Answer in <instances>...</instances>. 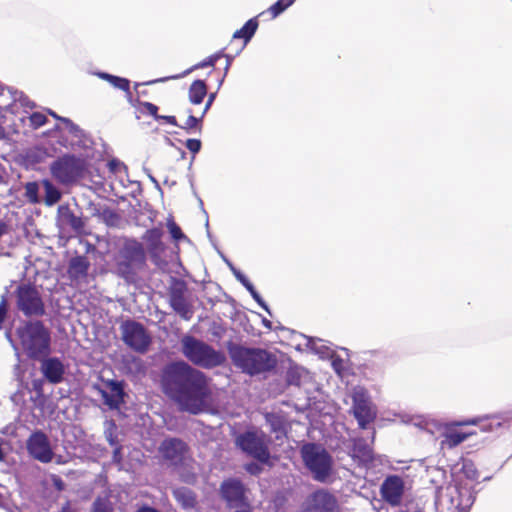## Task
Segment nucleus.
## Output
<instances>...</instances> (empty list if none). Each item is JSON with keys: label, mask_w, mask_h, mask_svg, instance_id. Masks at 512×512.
I'll list each match as a JSON object with an SVG mask.
<instances>
[{"label": "nucleus", "mask_w": 512, "mask_h": 512, "mask_svg": "<svg viewBox=\"0 0 512 512\" xmlns=\"http://www.w3.org/2000/svg\"><path fill=\"white\" fill-rule=\"evenodd\" d=\"M162 388L181 411L197 415L208 407L211 391L206 376L184 361L170 363L164 368Z\"/></svg>", "instance_id": "f257e3e1"}, {"label": "nucleus", "mask_w": 512, "mask_h": 512, "mask_svg": "<svg viewBox=\"0 0 512 512\" xmlns=\"http://www.w3.org/2000/svg\"><path fill=\"white\" fill-rule=\"evenodd\" d=\"M181 347L183 355L190 362L204 369L221 366L226 361V356L222 351L216 350L206 342L190 335L182 338Z\"/></svg>", "instance_id": "20e7f679"}, {"label": "nucleus", "mask_w": 512, "mask_h": 512, "mask_svg": "<svg viewBox=\"0 0 512 512\" xmlns=\"http://www.w3.org/2000/svg\"><path fill=\"white\" fill-rule=\"evenodd\" d=\"M300 453L314 480L326 482L330 478L333 471V459L321 444L305 443L302 445Z\"/></svg>", "instance_id": "423d86ee"}, {"label": "nucleus", "mask_w": 512, "mask_h": 512, "mask_svg": "<svg viewBox=\"0 0 512 512\" xmlns=\"http://www.w3.org/2000/svg\"><path fill=\"white\" fill-rule=\"evenodd\" d=\"M234 512H253V511H252L250 504L247 503L242 506H239L238 508H235Z\"/></svg>", "instance_id": "5fc2aeb1"}, {"label": "nucleus", "mask_w": 512, "mask_h": 512, "mask_svg": "<svg viewBox=\"0 0 512 512\" xmlns=\"http://www.w3.org/2000/svg\"><path fill=\"white\" fill-rule=\"evenodd\" d=\"M17 334L28 357L42 359L50 353V332L41 321L26 322Z\"/></svg>", "instance_id": "7ed1b4c3"}, {"label": "nucleus", "mask_w": 512, "mask_h": 512, "mask_svg": "<svg viewBox=\"0 0 512 512\" xmlns=\"http://www.w3.org/2000/svg\"><path fill=\"white\" fill-rule=\"evenodd\" d=\"M169 232L174 240H180L184 238V234L182 233L180 227L173 221H169L167 224Z\"/></svg>", "instance_id": "37998d69"}, {"label": "nucleus", "mask_w": 512, "mask_h": 512, "mask_svg": "<svg viewBox=\"0 0 512 512\" xmlns=\"http://www.w3.org/2000/svg\"><path fill=\"white\" fill-rule=\"evenodd\" d=\"M227 350L233 365L250 376L268 372L277 363L275 356L265 349L228 342Z\"/></svg>", "instance_id": "f03ea898"}, {"label": "nucleus", "mask_w": 512, "mask_h": 512, "mask_svg": "<svg viewBox=\"0 0 512 512\" xmlns=\"http://www.w3.org/2000/svg\"><path fill=\"white\" fill-rule=\"evenodd\" d=\"M92 512H112V508L107 500L97 498L93 502Z\"/></svg>", "instance_id": "a19ab883"}, {"label": "nucleus", "mask_w": 512, "mask_h": 512, "mask_svg": "<svg viewBox=\"0 0 512 512\" xmlns=\"http://www.w3.org/2000/svg\"><path fill=\"white\" fill-rule=\"evenodd\" d=\"M243 286L249 291L251 295L256 292L254 286L250 281H247L246 284H244Z\"/></svg>", "instance_id": "052dcab7"}, {"label": "nucleus", "mask_w": 512, "mask_h": 512, "mask_svg": "<svg viewBox=\"0 0 512 512\" xmlns=\"http://www.w3.org/2000/svg\"><path fill=\"white\" fill-rule=\"evenodd\" d=\"M89 262L84 256H77L70 260L68 273L72 279H80L87 275Z\"/></svg>", "instance_id": "b1692460"}, {"label": "nucleus", "mask_w": 512, "mask_h": 512, "mask_svg": "<svg viewBox=\"0 0 512 512\" xmlns=\"http://www.w3.org/2000/svg\"><path fill=\"white\" fill-rule=\"evenodd\" d=\"M242 285L246 284L247 281H249L247 279V277L241 273V274H237V278H236Z\"/></svg>", "instance_id": "e2e57ef3"}, {"label": "nucleus", "mask_w": 512, "mask_h": 512, "mask_svg": "<svg viewBox=\"0 0 512 512\" xmlns=\"http://www.w3.org/2000/svg\"><path fill=\"white\" fill-rule=\"evenodd\" d=\"M220 57H222V53L221 52L213 54V55L207 57L206 59H204L203 61L195 64L194 66H192L188 70H186L182 75H180V77L185 76V75L191 73L192 71L200 69V68L213 67L215 65L216 61ZM177 78H179V76L165 77V78H160V79H155V80L148 81V82H146V84L147 85H151V84H155V83H159V82H164V81H167L169 79H177Z\"/></svg>", "instance_id": "393cba45"}, {"label": "nucleus", "mask_w": 512, "mask_h": 512, "mask_svg": "<svg viewBox=\"0 0 512 512\" xmlns=\"http://www.w3.org/2000/svg\"><path fill=\"white\" fill-rule=\"evenodd\" d=\"M107 390H100L103 402L110 409H118L124 401V390L121 382L110 380L106 383Z\"/></svg>", "instance_id": "aec40b11"}, {"label": "nucleus", "mask_w": 512, "mask_h": 512, "mask_svg": "<svg viewBox=\"0 0 512 512\" xmlns=\"http://www.w3.org/2000/svg\"><path fill=\"white\" fill-rule=\"evenodd\" d=\"M353 414L361 428H366L368 424L376 418L377 412L372 404L367 391L363 387H355L352 393Z\"/></svg>", "instance_id": "f8f14e48"}, {"label": "nucleus", "mask_w": 512, "mask_h": 512, "mask_svg": "<svg viewBox=\"0 0 512 512\" xmlns=\"http://www.w3.org/2000/svg\"><path fill=\"white\" fill-rule=\"evenodd\" d=\"M117 427L114 422L110 421L106 423L105 427V438L109 442L111 446L117 445V436H116Z\"/></svg>", "instance_id": "e433bc0d"}, {"label": "nucleus", "mask_w": 512, "mask_h": 512, "mask_svg": "<svg viewBox=\"0 0 512 512\" xmlns=\"http://www.w3.org/2000/svg\"><path fill=\"white\" fill-rule=\"evenodd\" d=\"M399 418H400V421L403 422V423H409L411 422V417L407 414H398L397 415Z\"/></svg>", "instance_id": "bf43d9fd"}, {"label": "nucleus", "mask_w": 512, "mask_h": 512, "mask_svg": "<svg viewBox=\"0 0 512 512\" xmlns=\"http://www.w3.org/2000/svg\"><path fill=\"white\" fill-rule=\"evenodd\" d=\"M404 492V479L398 475H388L380 486L382 499L391 506L401 504Z\"/></svg>", "instance_id": "f3484780"}, {"label": "nucleus", "mask_w": 512, "mask_h": 512, "mask_svg": "<svg viewBox=\"0 0 512 512\" xmlns=\"http://www.w3.org/2000/svg\"><path fill=\"white\" fill-rule=\"evenodd\" d=\"M53 482H54L55 487H56L58 490H63V488H64V483H63V481H62L60 478L55 477V478H54V480H53Z\"/></svg>", "instance_id": "6e6d98bb"}, {"label": "nucleus", "mask_w": 512, "mask_h": 512, "mask_svg": "<svg viewBox=\"0 0 512 512\" xmlns=\"http://www.w3.org/2000/svg\"><path fill=\"white\" fill-rule=\"evenodd\" d=\"M236 445L249 456L262 463L270 459L267 437L262 431H246L236 437Z\"/></svg>", "instance_id": "9d476101"}, {"label": "nucleus", "mask_w": 512, "mask_h": 512, "mask_svg": "<svg viewBox=\"0 0 512 512\" xmlns=\"http://www.w3.org/2000/svg\"><path fill=\"white\" fill-rule=\"evenodd\" d=\"M308 347H310L315 353L320 354L321 356L329 355V350L322 344V340H308Z\"/></svg>", "instance_id": "ea45409f"}, {"label": "nucleus", "mask_w": 512, "mask_h": 512, "mask_svg": "<svg viewBox=\"0 0 512 512\" xmlns=\"http://www.w3.org/2000/svg\"><path fill=\"white\" fill-rule=\"evenodd\" d=\"M26 448L29 455L41 463H50L54 459L50 441L42 431H36L29 436Z\"/></svg>", "instance_id": "dca6fc26"}, {"label": "nucleus", "mask_w": 512, "mask_h": 512, "mask_svg": "<svg viewBox=\"0 0 512 512\" xmlns=\"http://www.w3.org/2000/svg\"><path fill=\"white\" fill-rule=\"evenodd\" d=\"M109 171L115 175H121L127 172V167L118 159H112L108 162Z\"/></svg>", "instance_id": "58836bf2"}, {"label": "nucleus", "mask_w": 512, "mask_h": 512, "mask_svg": "<svg viewBox=\"0 0 512 512\" xmlns=\"http://www.w3.org/2000/svg\"><path fill=\"white\" fill-rule=\"evenodd\" d=\"M474 501V493L469 487L448 486L440 494L437 504L439 512H469Z\"/></svg>", "instance_id": "6e6552de"}, {"label": "nucleus", "mask_w": 512, "mask_h": 512, "mask_svg": "<svg viewBox=\"0 0 512 512\" xmlns=\"http://www.w3.org/2000/svg\"><path fill=\"white\" fill-rule=\"evenodd\" d=\"M40 182L32 181L27 182L24 185L25 193L24 196L31 204H39L41 203V198L39 196Z\"/></svg>", "instance_id": "2f4dec72"}, {"label": "nucleus", "mask_w": 512, "mask_h": 512, "mask_svg": "<svg viewBox=\"0 0 512 512\" xmlns=\"http://www.w3.org/2000/svg\"><path fill=\"white\" fill-rule=\"evenodd\" d=\"M181 479L188 484H193L196 481V475L193 472L187 471V472H181L180 473Z\"/></svg>", "instance_id": "de8ad7c7"}, {"label": "nucleus", "mask_w": 512, "mask_h": 512, "mask_svg": "<svg viewBox=\"0 0 512 512\" xmlns=\"http://www.w3.org/2000/svg\"><path fill=\"white\" fill-rule=\"evenodd\" d=\"M243 286L249 291L251 295L256 292L254 286L250 281H247L246 284H244Z\"/></svg>", "instance_id": "680f3d73"}, {"label": "nucleus", "mask_w": 512, "mask_h": 512, "mask_svg": "<svg viewBox=\"0 0 512 512\" xmlns=\"http://www.w3.org/2000/svg\"><path fill=\"white\" fill-rule=\"evenodd\" d=\"M141 110L151 115L155 120H160V115L158 114V106L151 102H141L140 103Z\"/></svg>", "instance_id": "79ce46f5"}, {"label": "nucleus", "mask_w": 512, "mask_h": 512, "mask_svg": "<svg viewBox=\"0 0 512 512\" xmlns=\"http://www.w3.org/2000/svg\"><path fill=\"white\" fill-rule=\"evenodd\" d=\"M258 28L257 18L249 19L241 29H238L234 32V39H243L244 45H246L251 38L254 36L256 30Z\"/></svg>", "instance_id": "c756f323"}, {"label": "nucleus", "mask_w": 512, "mask_h": 512, "mask_svg": "<svg viewBox=\"0 0 512 512\" xmlns=\"http://www.w3.org/2000/svg\"><path fill=\"white\" fill-rule=\"evenodd\" d=\"M186 293V283L182 280L173 279L168 292L170 306L182 319L190 320L193 316V310Z\"/></svg>", "instance_id": "ddd939ff"}, {"label": "nucleus", "mask_w": 512, "mask_h": 512, "mask_svg": "<svg viewBox=\"0 0 512 512\" xmlns=\"http://www.w3.org/2000/svg\"><path fill=\"white\" fill-rule=\"evenodd\" d=\"M185 145L186 148L193 154H197L201 149V141L198 139H188Z\"/></svg>", "instance_id": "a18cd8bd"}, {"label": "nucleus", "mask_w": 512, "mask_h": 512, "mask_svg": "<svg viewBox=\"0 0 512 512\" xmlns=\"http://www.w3.org/2000/svg\"><path fill=\"white\" fill-rule=\"evenodd\" d=\"M226 59H227V62H226V66H225V69H224V72H225V75L227 74L228 70H229V67L231 65V62H232V57L229 56V55H225Z\"/></svg>", "instance_id": "0e129e2a"}, {"label": "nucleus", "mask_w": 512, "mask_h": 512, "mask_svg": "<svg viewBox=\"0 0 512 512\" xmlns=\"http://www.w3.org/2000/svg\"><path fill=\"white\" fill-rule=\"evenodd\" d=\"M60 512H73L69 506V504H66L64 507H62Z\"/></svg>", "instance_id": "774afa93"}, {"label": "nucleus", "mask_w": 512, "mask_h": 512, "mask_svg": "<svg viewBox=\"0 0 512 512\" xmlns=\"http://www.w3.org/2000/svg\"><path fill=\"white\" fill-rule=\"evenodd\" d=\"M360 452L365 461L372 460V450L369 446L363 447V449L360 450Z\"/></svg>", "instance_id": "3c124183"}, {"label": "nucleus", "mask_w": 512, "mask_h": 512, "mask_svg": "<svg viewBox=\"0 0 512 512\" xmlns=\"http://www.w3.org/2000/svg\"><path fill=\"white\" fill-rule=\"evenodd\" d=\"M302 373H305L304 369L296 368V369L290 370L288 373V382L290 384L299 386L300 385L299 377Z\"/></svg>", "instance_id": "c03bdc74"}, {"label": "nucleus", "mask_w": 512, "mask_h": 512, "mask_svg": "<svg viewBox=\"0 0 512 512\" xmlns=\"http://www.w3.org/2000/svg\"><path fill=\"white\" fill-rule=\"evenodd\" d=\"M137 512H159L155 508L149 507V506H142L140 507Z\"/></svg>", "instance_id": "13d9d810"}, {"label": "nucleus", "mask_w": 512, "mask_h": 512, "mask_svg": "<svg viewBox=\"0 0 512 512\" xmlns=\"http://www.w3.org/2000/svg\"><path fill=\"white\" fill-rule=\"evenodd\" d=\"M228 265L233 273V275L237 278V274H241L242 272L236 269L231 263L228 262Z\"/></svg>", "instance_id": "338daca9"}, {"label": "nucleus", "mask_w": 512, "mask_h": 512, "mask_svg": "<svg viewBox=\"0 0 512 512\" xmlns=\"http://www.w3.org/2000/svg\"><path fill=\"white\" fill-rule=\"evenodd\" d=\"M41 372L48 382L58 384L64 378L65 366L57 357H44L41 363Z\"/></svg>", "instance_id": "6ab92c4d"}, {"label": "nucleus", "mask_w": 512, "mask_h": 512, "mask_svg": "<svg viewBox=\"0 0 512 512\" xmlns=\"http://www.w3.org/2000/svg\"><path fill=\"white\" fill-rule=\"evenodd\" d=\"M335 504V499L331 494L324 490H318L310 496L307 509L313 512H333Z\"/></svg>", "instance_id": "412c9836"}, {"label": "nucleus", "mask_w": 512, "mask_h": 512, "mask_svg": "<svg viewBox=\"0 0 512 512\" xmlns=\"http://www.w3.org/2000/svg\"><path fill=\"white\" fill-rule=\"evenodd\" d=\"M49 114L52 115L53 117H55L56 119L60 120L62 123H64L70 133L74 134L76 137L81 136V134H82L81 129L76 124H74L70 119L60 117V116L56 115L54 112H52L51 110H49Z\"/></svg>", "instance_id": "c9c22d12"}, {"label": "nucleus", "mask_w": 512, "mask_h": 512, "mask_svg": "<svg viewBox=\"0 0 512 512\" xmlns=\"http://www.w3.org/2000/svg\"><path fill=\"white\" fill-rule=\"evenodd\" d=\"M16 305L25 316H43L45 305L40 292L30 284H21L15 290Z\"/></svg>", "instance_id": "1a4fd4ad"}, {"label": "nucleus", "mask_w": 512, "mask_h": 512, "mask_svg": "<svg viewBox=\"0 0 512 512\" xmlns=\"http://www.w3.org/2000/svg\"><path fill=\"white\" fill-rule=\"evenodd\" d=\"M146 261L145 250L136 240H126L115 258V272L128 282L135 280Z\"/></svg>", "instance_id": "39448f33"}, {"label": "nucleus", "mask_w": 512, "mask_h": 512, "mask_svg": "<svg viewBox=\"0 0 512 512\" xmlns=\"http://www.w3.org/2000/svg\"><path fill=\"white\" fill-rule=\"evenodd\" d=\"M265 420L270 427L271 433L275 434V438L283 440L286 436L285 418L278 413H266Z\"/></svg>", "instance_id": "4be33fe9"}, {"label": "nucleus", "mask_w": 512, "mask_h": 512, "mask_svg": "<svg viewBox=\"0 0 512 512\" xmlns=\"http://www.w3.org/2000/svg\"><path fill=\"white\" fill-rule=\"evenodd\" d=\"M112 459L115 463L120 464L122 461L121 447L116 445L114 446Z\"/></svg>", "instance_id": "09e8293b"}, {"label": "nucleus", "mask_w": 512, "mask_h": 512, "mask_svg": "<svg viewBox=\"0 0 512 512\" xmlns=\"http://www.w3.org/2000/svg\"><path fill=\"white\" fill-rule=\"evenodd\" d=\"M123 342L138 353H145L150 344L151 337L145 327L139 322L128 320L120 326Z\"/></svg>", "instance_id": "9b49d317"}, {"label": "nucleus", "mask_w": 512, "mask_h": 512, "mask_svg": "<svg viewBox=\"0 0 512 512\" xmlns=\"http://www.w3.org/2000/svg\"><path fill=\"white\" fill-rule=\"evenodd\" d=\"M40 183L44 190L43 203L48 207L57 204L62 198V192L59 188L47 178L42 179Z\"/></svg>", "instance_id": "5701e85b"}, {"label": "nucleus", "mask_w": 512, "mask_h": 512, "mask_svg": "<svg viewBox=\"0 0 512 512\" xmlns=\"http://www.w3.org/2000/svg\"><path fill=\"white\" fill-rule=\"evenodd\" d=\"M18 101L24 107H30V108L33 107V103L28 99V97H26L24 95H20V97L18 98Z\"/></svg>", "instance_id": "864d4df0"}, {"label": "nucleus", "mask_w": 512, "mask_h": 512, "mask_svg": "<svg viewBox=\"0 0 512 512\" xmlns=\"http://www.w3.org/2000/svg\"><path fill=\"white\" fill-rule=\"evenodd\" d=\"M489 416L483 417H475L463 421H455L445 427V430L442 433V439L440 442L442 449H452L464 442L472 433H464L458 431L456 427L458 426H468V425H479L481 422L489 419Z\"/></svg>", "instance_id": "4468645a"}, {"label": "nucleus", "mask_w": 512, "mask_h": 512, "mask_svg": "<svg viewBox=\"0 0 512 512\" xmlns=\"http://www.w3.org/2000/svg\"><path fill=\"white\" fill-rule=\"evenodd\" d=\"M215 98H216V93H211L208 95V99L205 103V106H204L203 110L201 111V117H204L206 115V113L209 111Z\"/></svg>", "instance_id": "49530a36"}, {"label": "nucleus", "mask_w": 512, "mask_h": 512, "mask_svg": "<svg viewBox=\"0 0 512 512\" xmlns=\"http://www.w3.org/2000/svg\"><path fill=\"white\" fill-rule=\"evenodd\" d=\"M221 493L230 508H238L248 503L245 498V488L239 480L224 481L221 485Z\"/></svg>", "instance_id": "a211bd4d"}, {"label": "nucleus", "mask_w": 512, "mask_h": 512, "mask_svg": "<svg viewBox=\"0 0 512 512\" xmlns=\"http://www.w3.org/2000/svg\"><path fill=\"white\" fill-rule=\"evenodd\" d=\"M159 452L165 460L175 467L186 466L190 461L186 443L178 438L165 439L159 447Z\"/></svg>", "instance_id": "2eb2a0df"}, {"label": "nucleus", "mask_w": 512, "mask_h": 512, "mask_svg": "<svg viewBox=\"0 0 512 512\" xmlns=\"http://www.w3.org/2000/svg\"><path fill=\"white\" fill-rule=\"evenodd\" d=\"M207 95V86L203 80H195L189 87L188 98L191 104L199 105Z\"/></svg>", "instance_id": "bb28decb"}, {"label": "nucleus", "mask_w": 512, "mask_h": 512, "mask_svg": "<svg viewBox=\"0 0 512 512\" xmlns=\"http://www.w3.org/2000/svg\"><path fill=\"white\" fill-rule=\"evenodd\" d=\"M94 75L102 80L107 81L115 89L126 92L127 96H131L130 81L127 78L115 76L106 72H95Z\"/></svg>", "instance_id": "a878e982"}, {"label": "nucleus", "mask_w": 512, "mask_h": 512, "mask_svg": "<svg viewBox=\"0 0 512 512\" xmlns=\"http://www.w3.org/2000/svg\"><path fill=\"white\" fill-rule=\"evenodd\" d=\"M203 118L204 117H201V113L199 114V116H195L189 110V116H188L187 120L185 121V123L183 125H179L178 127H180L183 130H186L187 132H192V131L200 132L201 127H202L201 123H202Z\"/></svg>", "instance_id": "473e14b6"}, {"label": "nucleus", "mask_w": 512, "mask_h": 512, "mask_svg": "<svg viewBox=\"0 0 512 512\" xmlns=\"http://www.w3.org/2000/svg\"><path fill=\"white\" fill-rule=\"evenodd\" d=\"M228 265L233 273V275L237 278V274H241L242 272L236 269L231 263L228 262Z\"/></svg>", "instance_id": "69168bd1"}, {"label": "nucleus", "mask_w": 512, "mask_h": 512, "mask_svg": "<svg viewBox=\"0 0 512 512\" xmlns=\"http://www.w3.org/2000/svg\"><path fill=\"white\" fill-rule=\"evenodd\" d=\"M8 233V225L0 221V237Z\"/></svg>", "instance_id": "4d7b16f0"}, {"label": "nucleus", "mask_w": 512, "mask_h": 512, "mask_svg": "<svg viewBox=\"0 0 512 512\" xmlns=\"http://www.w3.org/2000/svg\"><path fill=\"white\" fill-rule=\"evenodd\" d=\"M160 120H164L165 122H167L168 124L173 125V126H177V127L179 126L175 116L160 115Z\"/></svg>", "instance_id": "603ef678"}, {"label": "nucleus", "mask_w": 512, "mask_h": 512, "mask_svg": "<svg viewBox=\"0 0 512 512\" xmlns=\"http://www.w3.org/2000/svg\"><path fill=\"white\" fill-rule=\"evenodd\" d=\"M251 296L263 309L269 312L267 304L264 302V300L261 298L257 291L253 293Z\"/></svg>", "instance_id": "8fccbe9b"}, {"label": "nucleus", "mask_w": 512, "mask_h": 512, "mask_svg": "<svg viewBox=\"0 0 512 512\" xmlns=\"http://www.w3.org/2000/svg\"><path fill=\"white\" fill-rule=\"evenodd\" d=\"M174 496L179 503L186 509L194 507L196 499L194 493L187 488H178L174 491Z\"/></svg>", "instance_id": "7c9ffc66"}, {"label": "nucleus", "mask_w": 512, "mask_h": 512, "mask_svg": "<svg viewBox=\"0 0 512 512\" xmlns=\"http://www.w3.org/2000/svg\"><path fill=\"white\" fill-rule=\"evenodd\" d=\"M162 232L159 229L148 230L145 234V239L148 242V248L154 260L156 261L157 254L164 249L161 241Z\"/></svg>", "instance_id": "cd10ccee"}, {"label": "nucleus", "mask_w": 512, "mask_h": 512, "mask_svg": "<svg viewBox=\"0 0 512 512\" xmlns=\"http://www.w3.org/2000/svg\"><path fill=\"white\" fill-rule=\"evenodd\" d=\"M294 2L295 0H278L276 3L269 7L267 12L271 14L272 18H276L287 8L293 5Z\"/></svg>", "instance_id": "72a5a7b5"}, {"label": "nucleus", "mask_w": 512, "mask_h": 512, "mask_svg": "<svg viewBox=\"0 0 512 512\" xmlns=\"http://www.w3.org/2000/svg\"><path fill=\"white\" fill-rule=\"evenodd\" d=\"M30 126L33 129H37L46 123L47 117L41 112H34L29 117Z\"/></svg>", "instance_id": "4c0bfd02"}, {"label": "nucleus", "mask_w": 512, "mask_h": 512, "mask_svg": "<svg viewBox=\"0 0 512 512\" xmlns=\"http://www.w3.org/2000/svg\"><path fill=\"white\" fill-rule=\"evenodd\" d=\"M86 169V160L74 154H64L49 166L52 177L63 186H71L78 182L84 176Z\"/></svg>", "instance_id": "0eeeda50"}, {"label": "nucleus", "mask_w": 512, "mask_h": 512, "mask_svg": "<svg viewBox=\"0 0 512 512\" xmlns=\"http://www.w3.org/2000/svg\"><path fill=\"white\" fill-rule=\"evenodd\" d=\"M64 224L69 225L73 231L81 232L84 227L83 220L72 213L67 207L60 206L58 209Z\"/></svg>", "instance_id": "c85d7f7f"}, {"label": "nucleus", "mask_w": 512, "mask_h": 512, "mask_svg": "<svg viewBox=\"0 0 512 512\" xmlns=\"http://www.w3.org/2000/svg\"><path fill=\"white\" fill-rule=\"evenodd\" d=\"M126 368L132 373H140L144 370L143 361L135 356H128L124 359Z\"/></svg>", "instance_id": "f704fd0d"}]
</instances>
